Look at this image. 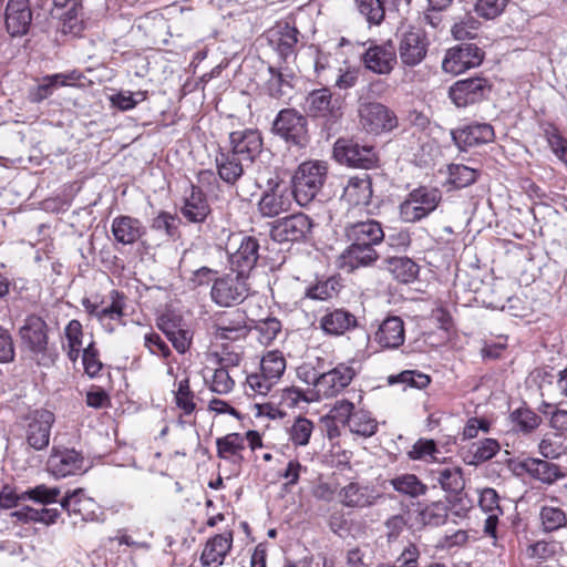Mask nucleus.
<instances>
[{
  "label": "nucleus",
  "mask_w": 567,
  "mask_h": 567,
  "mask_svg": "<svg viewBox=\"0 0 567 567\" xmlns=\"http://www.w3.org/2000/svg\"><path fill=\"white\" fill-rule=\"evenodd\" d=\"M539 520L543 532L553 533L567 526V514L560 507L545 505L540 508Z\"/></svg>",
  "instance_id": "obj_40"
},
{
  "label": "nucleus",
  "mask_w": 567,
  "mask_h": 567,
  "mask_svg": "<svg viewBox=\"0 0 567 567\" xmlns=\"http://www.w3.org/2000/svg\"><path fill=\"white\" fill-rule=\"evenodd\" d=\"M48 472L55 477L82 474L87 466L84 456L73 449H53L48 462Z\"/></svg>",
  "instance_id": "obj_13"
},
{
  "label": "nucleus",
  "mask_w": 567,
  "mask_h": 567,
  "mask_svg": "<svg viewBox=\"0 0 567 567\" xmlns=\"http://www.w3.org/2000/svg\"><path fill=\"white\" fill-rule=\"evenodd\" d=\"M217 456L234 463H240L244 457L245 437L239 433H229L216 440Z\"/></svg>",
  "instance_id": "obj_35"
},
{
  "label": "nucleus",
  "mask_w": 567,
  "mask_h": 567,
  "mask_svg": "<svg viewBox=\"0 0 567 567\" xmlns=\"http://www.w3.org/2000/svg\"><path fill=\"white\" fill-rule=\"evenodd\" d=\"M509 0H476L474 10L478 17L493 20L501 16Z\"/></svg>",
  "instance_id": "obj_52"
},
{
  "label": "nucleus",
  "mask_w": 567,
  "mask_h": 567,
  "mask_svg": "<svg viewBox=\"0 0 567 567\" xmlns=\"http://www.w3.org/2000/svg\"><path fill=\"white\" fill-rule=\"evenodd\" d=\"M359 12L369 24L379 25L385 16L382 0H354Z\"/></svg>",
  "instance_id": "obj_44"
},
{
  "label": "nucleus",
  "mask_w": 567,
  "mask_h": 567,
  "mask_svg": "<svg viewBox=\"0 0 567 567\" xmlns=\"http://www.w3.org/2000/svg\"><path fill=\"white\" fill-rule=\"evenodd\" d=\"M372 197V182L368 174L349 178L341 199L349 206H367Z\"/></svg>",
  "instance_id": "obj_28"
},
{
  "label": "nucleus",
  "mask_w": 567,
  "mask_h": 567,
  "mask_svg": "<svg viewBox=\"0 0 567 567\" xmlns=\"http://www.w3.org/2000/svg\"><path fill=\"white\" fill-rule=\"evenodd\" d=\"M447 507L443 503H433L422 512V519L425 524L439 526L446 522Z\"/></svg>",
  "instance_id": "obj_62"
},
{
  "label": "nucleus",
  "mask_w": 567,
  "mask_h": 567,
  "mask_svg": "<svg viewBox=\"0 0 567 567\" xmlns=\"http://www.w3.org/2000/svg\"><path fill=\"white\" fill-rule=\"evenodd\" d=\"M352 433L369 437L378 430V423L369 414L364 412H355L349 423Z\"/></svg>",
  "instance_id": "obj_49"
},
{
  "label": "nucleus",
  "mask_w": 567,
  "mask_h": 567,
  "mask_svg": "<svg viewBox=\"0 0 567 567\" xmlns=\"http://www.w3.org/2000/svg\"><path fill=\"white\" fill-rule=\"evenodd\" d=\"M546 138L553 153L567 166V140L555 127L546 131Z\"/></svg>",
  "instance_id": "obj_60"
},
{
  "label": "nucleus",
  "mask_w": 567,
  "mask_h": 567,
  "mask_svg": "<svg viewBox=\"0 0 567 567\" xmlns=\"http://www.w3.org/2000/svg\"><path fill=\"white\" fill-rule=\"evenodd\" d=\"M312 220L303 213L275 220L270 228V237L277 243L303 240L312 229Z\"/></svg>",
  "instance_id": "obj_10"
},
{
  "label": "nucleus",
  "mask_w": 567,
  "mask_h": 567,
  "mask_svg": "<svg viewBox=\"0 0 567 567\" xmlns=\"http://www.w3.org/2000/svg\"><path fill=\"white\" fill-rule=\"evenodd\" d=\"M430 377L416 371H403L395 377H390L389 382L395 383L401 382L411 388L424 389L430 383Z\"/></svg>",
  "instance_id": "obj_59"
},
{
  "label": "nucleus",
  "mask_w": 567,
  "mask_h": 567,
  "mask_svg": "<svg viewBox=\"0 0 567 567\" xmlns=\"http://www.w3.org/2000/svg\"><path fill=\"white\" fill-rule=\"evenodd\" d=\"M249 295L247 277L235 272L214 279L210 290L212 299L220 307H231L243 302Z\"/></svg>",
  "instance_id": "obj_6"
},
{
  "label": "nucleus",
  "mask_w": 567,
  "mask_h": 567,
  "mask_svg": "<svg viewBox=\"0 0 567 567\" xmlns=\"http://www.w3.org/2000/svg\"><path fill=\"white\" fill-rule=\"evenodd\" d=\"M278 382L264 371L251 373L246 379V392L249 395H267Z\"/></svg>",
  "instance_id": "obj_41"
},
{
  "label": "nucleus",
  "mask_w": 567,
  "mask_h": 567,
  "mask_svg": "<svg viewBox=\"0 0 567 567\" xmlns=\"http://www.w3.org/2000/svg\"><path fill=\"white\" fill-rule=\"evenodd\" d=\"M268 72L270 74L269 79L266 82V90L271 97L280 99L288 94L291 90V79L292 74L282 71L281 69H276L275 66H269Z\"/></svg>",
  "instance_id": "obj_38"
},
{
  "label": "nucleus",
  "mask_w": 567,
  "mask_h": 567,
  "mask_svg": "<svg viewBox=\"0 0 567 567\" xmlns=\"http://www.w3.org/2000/svg\"><path fill=\"white\" fill-rule=\"evenodd\" d=\"M306 104L311 116L338 118L341 115L339 100H333L332 93L327 87L310 92L306 99Z\"/></svg>",
  "instance_id": "obj_21"
},
{
  "label": "nucleus",
  "mask_w": 567,
  "mask_h": 567,
  "mask_svg": "<svg viewBox=\"0 0 567 567\" xmlns=\"http://www.w3.org/2000/svg\"><path fill=\"white\" fill-rule=\"evenodd\" d=\"M519 467L534 480L547 485H551L558 480L565 477V473L561 467L547 460L527 457L519 463Z\"/></svg>",
  "instance_id": "obj_26"
},
{
  "label": "nucleus",
  "mask_w": 567,
  "mask_h": 567,
  "mask_svg": "<svg viewBox=\"0 0 567 567\" xmlns=\"http://www.w3.org/2000/svg\"><path fill=\"white\" fill-rule=\"evenodd\" d=\"M452 138L462 151L467 147L487 144L494 141V128L486 123H474L452 131Z\"/></svg>",
  "instance_id": "obj_18"
},
{
  "label": "nucleus",
  "mask_w": 567,
  "mask_h": 567,
  "mask_svg": "<svg viewBox=\"0 0 567 567\" xmlns=\"http://www.w3.org/2000/svg\"><path fill=\"white\" fill-rule=\"evenodd\" d=\"M233 546V533L218 534L209 538L202 551L200 563L206 567H219Z\"/></svg>",
  "instance_id": "obj_25"
},
{
  "label": "nucleus",
  "mask_w": 567,
  "mask_h": 567,
  "mask_svg": "<svg viewBox=\"0 0 567 567\" xmlns=\"http://www.w3.org/2000/svg\"><path fill=\"white\" fill-rule=\"evenodd\" d=\"M338 497L346 507L365 508L374 505L380 494L369 485L351 482L339 491Z\"/></svg>",
  "instance_id": "obj_22"
},
{
  "label": "nucleus",
  "mask_w": 567,
  "mask_h": 567,
  "mask_svg": "<svg viewBox=\"0 0 567 567\" xmlns=\"http://www.w3.org/2000/svg\"><path fill=\"white\" fill-rule=\"evenodd\" d=\"M65 337L68 340V357L71 361H76L80 357L82 348V324L79 320H71L65 328Z\"/></svg>",
  "instance_id": "obj_43"
},
{
  "label": "nucleus",
  "mask_w": 567,
  "mask_h": 567,
  "mask_svg": "<svg viewBox=\"0 0 567 567\" xmlns=\"http://www.w3.org/2000/svg\"><path fill=\"white\" fill-rule=\"evenodd\" d=\"M357 326V318L343 309H336L320 319V327L326 333L340 336Z\"/></svg>",
  "instance_id": "obj_32"
},
{
  "label": "nucleus",
  "mask_w": 567,
  "mask_h": 567,
  "mask_svg": "<svg viewBox=\"0 0 567 567\" xmlns=\"http://www.w3.org/2000/svg\"><path fill=\"white\" fill-rule=\"evenodd\" d=\"M355 374L354 368L348 363H339L328 372L313 374L311 383L315 386L316 399L337 396L352 382ZM307 382L310 383L309 380Z\"/></svg>",
  "instance_id": "obj_7"
},
{
  "label": "nucleus",
  "mask_w": 567,
  "mask_h": 567,
  "mask_svg": "<svg viewBox=\"0 0 567 567\" xmlns=\"http://www.w3.org/2000/svg\"><path fill=\"white\" fill-rule=\"evenodd\" d=\"M260 370L279 382L286 370V359L284 354L277 350L268 351L261 358Z\"/></svg>",
  "instance_id": "obj_42"
},
{
  "label": "nucleus",
  "mask_w": 567,
  "mask_h": 567,
  "mask_svg": "<svg viewBox=\"0 0 567 567\" xmlns=\"http://www.w3.org/2000/svg\"><path fill=\"white\" fill-rule=\"evenodd\" d=\"M388 269L400 282H411L419 274V266L408 257H393L388 260Z\"/></svg>",
  "instance_id": "obj_39"
},
{
  "label": "nucleus",
  "mask_w": 567,
  "mask_h": 567,
  "mask_svg": "<svg viewBox=\"0 0 567 567\" xmlns=\"http://www.w3.org/2000/svg\"><path fill=\"white\" fill-rule=\"evenodd\" d=\"M499 449V443L494 439H485L473 443L471 447L473 460L471 463L478 464L486 462L495 456Z\"/></svg>",
  "instance_id": "obj_46"
},
{
  "label": "nucleus",
  "mask_w": 567,
  "mask_h": 567,
  "mask_svg": "<svg viewBox=\"0 0 567 567\" xmlns=\"http://www.w3.org/2000/svg\"><path fill=\"white\" fill-rule=\"evenodd\" d=\"M254 329L258 333L259 342L267 346L280 333L281 323L276 318H267L258 321Z\"/></svg>",
  "instance_id": "obj_50"
},
{
  "label": "nucleus",
  "mask_w": 567,
  "mask_h": 567,
  "mask_svg": "<svg viewBox=\"0 0 567 567\" xmlns=\"http://www.w3.org/2000/svg\"><path fill=\"white\" fill-rule=\"evenodd\" d=\"M145 99V92L132 93L130 91L120 92L110 97L112 105L120 109L121 111H128L135 107L138 102L144 101Z\"/></svg>",
  "instance_id": "obj_56"
},
{
  "label": "nucleus",
  "mask_w": 567,
  "mask_h": 567,
  "mask_svg": "<svg viewBox=\"0 0 567 567\" xmlns=\"http://www.w3.org/2000/svg\"><path fill=\"white\" fill-rule=\"evenodd\" d=\"M512 419L516 426L524 432L535 430L540 423L539 416L528 409H518L514 411L512 413Z\"/></svg>",
  "instance_id": "obj_58"
},
{
  "label": "nucleus",
  "mask_w": 567,
  "mask_h": 567,
  "mask_svg": "<svg viewBox=\"0 0 567 567\" xmlns=\"http://www.w3.org/2000/svg\"><path fill=\"white\" fill-rule=\"evenodd\" d=\"M22 342L33 353H43L48 346L47 323L38 316H29L20 329Z\"/></svg>",
  "instance_id": "obj_23"
},
{
  "label": "nucleus",
  "mask_w": 567,
  "mask_h": 567,
  "mask_svg": "<svg viewBox=\"0 0 567 567\" xmlns=\"http://www.w3.org/2000/svg\"><path fill=\"white\" fill-rule=\"evenodd\" d=\"M230 152L251 164L260 154L262 138L257 130L235 131L229 135Z\"/></svg>",
  "instance_id": "obj_16"
},
{
  "label": "nucleus",
  "mask_w": 567,
  "mask_h": 567,
  "mask_svg": "<svg viewBox=\"0 0 567 567\" xmlns=\"http://www.w3.org/2000/svg\"><path fill=\"white\" fill-rule=\"evenodd\" d=\"M405 339L404 323L400 317H389L379 326L374 340L386 349H396Z\"/></svg>",
  "instance_id": "obj_31"
},
{
  "label": "nucleus",
  "mask_w": 567,
  "mask_h": 567,
  "mask_svg": "<svg viewBox=\"0 0 567 567\" xmlns=\"http://www.w3.org/2000/svg\"><path fill=\"white\" fill-rule=\"evenodd\" d=\"M430 474L447 493L458 494L464 489L465 481L458 466H439L431 470Z\"/></svg>",
  "instance_id": "obj_34"
},
{
  "label": "nucleus",
  "mask_w": 567,
  "mask_h": 567,
  "mask_svg": "<svg viewBox=\"0 0 567 567\" xmlns=\"http://www.w3.org/2000/svg\"><path fill=\"white\" fill-rule=\"evenodd\" d=\"M489 91L487 81L483 78H471L460 80L450 87V97L458 107H465L470 104L482 101Z\"/></svg>",
  "instance_id": "obj_15"
},
{
  "label": "nucleus",
  "mask_w": 567,
  "mask_h": 567,
  "mask_svg": "<svg viewBox=\"0 0 567 567\" xmlns=\"http://www.w3.org/2000/svg\"><path fill=\"white\" fill-rule=\"evenodd\" d=\"M334 159L349 167L371 169L378 166L379 156L371 145H361L352 140H338L333 145Z\"/></svg>",
  "instance_id": "obj_5"
},
{
  "label": "nucleus",
  "mask_w": 567,
  "mask_h": 567,
  "mask_svg": "<svg viewBox=\"0 0 567 567\" xmlns=\"http://www.w3.org/2000/svg\"><path fill=\"white\" fill-rule=\"evenodd\" d=\"M484 58V52L475 44L463 43L446 51L442 62V69L457 75L468 69L478 66Z\"/></svg>",
  "instance_id": "obj_12"
},
{
  "label": "nucleus",
  "mask_w": 567,
  "mask_h": 567,
  "mask_svg": "<svg viewBox=\"0 0 567 567\" xmlns=\"http://www.w3.org/2000/svg\"><path fill=\"white\" fill-rule=\"evenodd\" d=\"M361 128L372 135L389 133L398 127L399 120L394 111L380 102H364L358 109Z\"/></svg>",
  "instance_id": "obj_4"
},
{
  "label": "nucleus",
  "mask_w": 567,
  "mask_h": 567,
  "mask_svg": "<svg viewBox=\"0 0 567 567\" xmlns=\"http://www.w3.org/2000/svg\"><path fill=\"white\" fill-rule=\"evenodd\" d=\"M379 255L374 247L363 246L359 244L351 245L342 252V266L348 267L349 270H353L359 267H365L372 265Z\"/></svg>",
  "instance_id": "obj_33"
},
{
  "label": "nucleus",
  "mask_w": 567,
  "mask_h": 567,
  "mask_svg": "<svg viewBox=\"0 0 567 567\" xmlns=\"http://www.w3.org/2000/svg\"><path fill=\"white\" fill-rule=\"evenodd\" d=\"M390 485L402 495L415 498L426 493L427 486L414 474H402L390 480Z\"/></svg>",
  "instance_id": "obj_37"
},
{
  "label": "nucleus",
  "mask_w": 567,
  "mask_h": 567,
  "mask_svg": "<svg viewBox=\"0 0 567 567\" xmlns=\"http://www.w3.org/2000/svg\"><path fill=\"white\" fill-rule=\"evenodd\" d=\"M478 27L480 22L475 18L467 17L452 27V34L458 41L474 39Z\"/></svg>",
  "instance_id": "obj_55"
},
{
  "label": "nucleus",
  "mask_w": 567,
  "mask_h": 567,
  "mask_svg": "<svg viewBox=\"0 0 567 567\" xmlns=\"http://www.w3.org/2000/svg\"><path fill=\"white\" fill-rule=\"evenodd\" d=\"M183 217L189 223H203L210 213V207L200 188L190 185L181 209Z\"/></svg>",
  "instance_id": "obj_29"
},
{
  "label": "nucleus",
  "mask_w": 567,
  "mask_h": 567,
  "mask_svg": "<svg viewBox=\"0 0 567 567\" xmlns=\"http://www.w3.org/2000/svg\"><path fill=\"white\" fill-rule=\"evenodd\" d=\"M272 132L295 146L302 147L308 142L307 118L295 109H284L278 113Z\"/></svg>",
  "instance_id": "obj_8"
},
{
  "label": "nucleus",
  "mask_w": 567,
  "mask_h": 567,
  "mask_svg": "<svg viewBox=\"0 0 567 567\" xmlns=\"http://www.w3.org/2000/svg\"><path fill=\"white\" fill-rule=\"evenodd\" d=\"M328 174V165L309 161L299 165L292 177L293 198L300 206L310 204L321 190Z\"/></svg>",
  "instance_id": "obj_1"
},
{
  "label": "nucleus",
  "mask_w": 567,
  "mask_h": 567,
  "mask_svg": "<svg viewBox=\"0 0 567 567\" xmlns=\"http://www.w3.org/2000/svg\"><path fill=\"white\" fill-rule=\"evenodd\" d=\"M354 404L348 400H338L330 410V417L341 424H348L354 414Z\"/></svg>",
  "instance_id": "obj_64"
},
{
  "label": "nucleus",
  "mask_w": 567,
  "mask_h": 567,
  "mask_svg": "<svg viewBox=\"0 0 567 567\" xmlns=\"http://www.w3.org/2000/svg\"><path fill=\"white\" fill-rule=\"evenodd\" d=\"M32 20L29 0H9L6 8V27L12 37L28 32Z\"/></svg>",
  "instance_id": "obj_19"
},
{
  "label": "nucleus",
  "mask_w": 567,
  "mask_h": 567,
  "mask_svg": "<svg viewBox=\"0 0 567 567\" xmlns=\"http://www.w3.org/2000/svg\"><path fill=\"white\" fill-rule=\"evenodd\" d=\"M111 299L112 303L110 306L100 309L97 318L100 321H103L106 318L112 320H120L124 316L123 310L125 303L123 296L118 291L113 290L111 292Z\"/></svg>",
  "instance_id": "obj_57"
},
{
  "label": "nucleus",
  "mask_w": 567,
  "mask_h": 567,
  "mask_svg": "<svg viewBox=\"0 0 567 567\" xmlns=\"http://www.w3.org/2000/svg\"><path fill=\"white\" fill-rule=\"evenodd\" d=\"M442 200L439 188L420 186L409 193L400 204V217L405 223H416L433 213Z\"/></svg>",
  "instance_id": "obj_3"
},
{
  "label": "nucleus",
  "mask_w": 567,
  "mask_h": 567,
  "mask_svg": "<svg viewBox=\"0 0 567 567\" xmlns=\"http://www.w3.org/2000/svg\"><path fill=\"white\" fill-rule=\"evenodd\" d=\"M246 334L244 321L228 322L221 321L216 326V337L227 340H237Z\"/></svg>",
  "instance_id": "obj_63"
},
{
  "label": "nucleus",
  "mask_w": 567,
  "mask_h": 567,
  "mask_svg": "<svg viewBox=\"0 0 567 567\" xmlns=\"http://www.w3.org/2000/svg\"><path fill=\"white\" fill-rule=\"evenodd\" d=\"M344 235L350 243L370 247L380 244L384 238L380 223L373 219L347 225Z\"/></svg>",
  "instance_id": "obj_20"
},
{
  "label": "nucleus",
  "mask_w": 567,
  "mask_h": 567,
  "mask_svg": "<svg viewBox=\"0 0 567 567\" xmlns=\"http://www.w3.org/2000/svg\"><path fill=\"white\" fill-rule=\"evenodd\" d=\"M175 403L185 415L192 414L196 409L195 394L189 388V380L183 379L178 382L175 391Z\"/></svg>",
  "instance_id": "obj_47"
},
{
  "label": "nucleus",
  "mask_w": 567,
  "mask_h": 567,
  "mask_svg": "<svg viewBox=\"0 0 567 567\" xmlns=\"http://www.w3.org/2000/svg\"><path fill=\"white\" fill-rule=\"evenodd\" d=\"M60 495L61 489L59 487H50L45 484L37 485L22 493L23 498H29L44 505L55 503Z\"/></svg>",
  "instance_id": "obj_48"
},
{
  "label": "nucleus",
  "mask_w": 567,
  "mask_h": 567,
  "mask_svg": "<svg viewBox=\"0 0 567 567\" xmlns=\"http://www.w3.org/2000/svg\"><path fill=\"white\" fill-rule=\"evenodd\" d=\"M259 244L254 237H243L239 247L230 254L231 270L247 277L258 260Z\"/></svg>",
  "instance_id": "obj_24"
},
{
  "label": "nucleus",
  "mask_w": 567,
  "mask_h": 567,
  "mask_svg": "<svg viewBox=\"0 0 567 567\" xmlns=\"http://www.w3.org/2000/svg\"><path fill=\"white\" fill-rule=\"evenodd\" d=\"M364 66L381 75L392 72L396 63L395 49L391 40L382 44H371L362 56Z\"/></svg>",
  "instance_id": "obj_14"
},
{
  "label": "nucleus",
  "mask_w": 567,
  "mask_h": 567,
  "mask_svg": "<svg viewBox=\"0 0 567 567\" xmlns=\"http://www.w3.org/2000/svg\"><path fill=\"white\" fill-rule=\"evenodd\" d=\"M54 420V414L44 409L29 413L25 417V442L31 449L42 451L49 446Z\"/></svg>",
  "instance_id": "obj_11"
},
{
  "label": "nucleus",
  "mask_w": 567,
  "mask_h": 567,
  "mask_svg": "<svg viewBox=\"0 0 567 567\" xmlns=\"http://www.w3.org/2000/svg\"><path fill=\"white\" fill-rule=\"evenodd\" d=\"M80 75L75 72L68 74L58 73L45 76L41 84L31 93V100L33 102H41L52 94V91L56 86L68 85L70 81L79 80Z\"/></svg>",
  "instance_id": "obj_36"
},
{
  "label": "nucleus",
  "mask_w": 567,
  "mask_h": 567,
  "mask_svg": "<svg viewBox=\"0 0 567 567\" xmlns=\"http://www.w3.org/2000/svg\"><path fill=\"white\" fill-rule=\"evenodd\" d=\"M111 231L116 243L133 245L143 237L145 228L140 219L121 215L112 220Z\"/></svg>",
  "instance_id": "obj_27"
},
{
  "label": "nucleus",
  "mask_w": 567,
  "mask_h": 567,
  "mask_svg": "<svg viewBox=\"0 0 567 567\" xmlns=\"http://www.w3.org/2000/svg\"><path fill=\"white\" fill-rule=\"evenodd\" d=\"M395 38L400 61L405 66L419 65L426 56L429 40L423 29L401 23Z\"/></svg>",
  "instance_id": "obj_2"
},
{
  "label": "nucleus",
  "mask_w": 567,
  "mask_h": 567,
  "mask_svg": "<svg viewBox=\"0 0 567 567\" xmlns=\"http://www.w3.org/2000/svg\"><path fill=\"white\" fill-rule=\"evenodd\" d=\"M436 444L433 440L420 439L416 441L408 455L411 460L436 461Z\"/></svg>",
  "instance_id": "obj_53"
},
{
  "label": "nucleus",
  "mask_w": 567,
  "mask_h": 567,
  "mask_svg": "<svg viewBox=\"0 0 567 567\" xmlns=\"http://www.w3.org/2000/svg\"><path fill=\"white\" fill-rule=\"evenodd\" d=\"M477 178V172L462 164L449 165V181L457 188L473 184Z\"/></svg>",
  "instance_id": "obj_45"
},
{
  "label": "nucleus",
  "mask_w": 567,
  "mask_h": 567,
  "mask_svg": "<svg viewBox=\"0 0 567 567\" xmlns=\"http://www.w3.org/2000/svg\"><path fill=\"white\" fill-rule=\"evenodd\" d=\"M313 431V423L306 417H298L290 427V440L295 445L305 446L309 443V439Z\"/></svg>",
  "instance_id": "obj_51"
},
{
  "label": "nucleus",
  "mask_w": 567,
  "mask_h": 567,
  "mask_svg": "<svg viewBox=\"0 0 567 567\" xmlns=\"http://www.w3.org/2000/svg\"><path fill=\"white\" fill-rule=\"evenodd\" d=\"M293 192L280 179H269L267 189L258 202V212L262 217L274 218L291 208Z\"/></svg>",
  "instance_id": "obj_9"
},
{
  "label": "nucleus",
  "mask_w": 567,
  "mask_h": 567,
  "mask_svg": "<svg viewBox=\"0 0 567 567\" xmlns=\"http://www.w3.org/2000/svg\"><path fill=\"white\" fill-rule=\"evenodd\" d=\"M234 384L235 382L226 368L221 367L214 371L210 383L212 391L225 394L233 390Z\"/></svg>",
  "instance_id": "obj_61"
},
{
  "label": "nucleus",
  "mask_w": 567,
  "mask_h": 567,
  "mask_svg": "<svg viewBox=\"0 0 567 567\" xmlns=\"http://www.w3.org/2000/svg\"><path fill=\"white\" fill-rule=\"evenodd\" d=\"M298 30L290 25H285L280 32L277 50L286 60L293 53V48L298 42Z\"/></svg>",
  "instance_id": "obj_54"
},
{
  "label": "nucleus",
  "mask_w": 567,
  "mask_h": 567,
  "mask_svg": "<svg viewBox=\"0 0 567 567\" xmlns=\"http://www.w3.org/2000/svg\"><path fill=\"white\" fill-rule=\"evenodd\" d=\"M61 507L70 516H74L82 522H93L97 519L99 505L86 496L82 488L68 492L60 502Z\"/></svg>",
  "instance_id": "obj_17"
},
{
  "label": "nucleus",
  "mask_w": 567,
  "mask_h": 567,
  "mask_svg": "<svg viewBox=\"0 0 567 567\" xmlns=\"http://www.w3.org/2000/svg\"><path fill=\"white\" fill-rule=\"evenodd\" d=\"M218 176L227 184L234 185L249 164L233 152L219 151L215 157Z\"/></svg>",
  "instance_id": "obj_30"
}]
</instances>
